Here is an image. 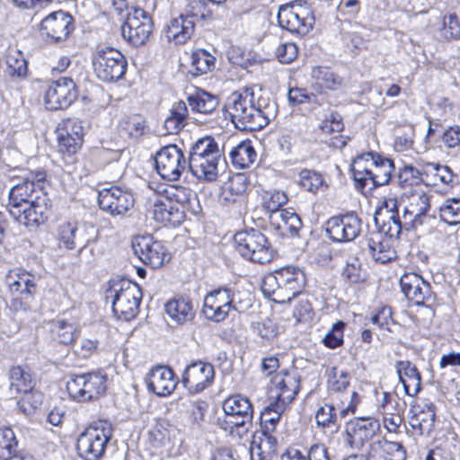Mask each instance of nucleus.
Returning <instances> with one entry per match:
<instances>
[{"label": "nucleus", "instance_id": "nucleus-1", "mask_svg": "<svg viewBox=\"0 0 460 460\" xmlns=\"http://www.w3.org/2000/svg\"><path fill=\"white\" fill-rule=\"evenodd\" d=\"M305 285L304 271L298 267L286 266L265 275L261 288L265 296L283 304L299 295Z\"/></svg>", "mask_w": 460, "mask_h": 460}, {"label": "nucleus", "instance_id": "nucleus-2", "mask_svg": "<svg viewBox=\"0 0 460 460\" xmlns=\"http://www.w3.org/2000/svg\"><path fill=\"white\" fill-rule=\"evenodd\" d=\"M356 188L369 190L386 185L394 171V162L376 153H366L358 155L351 167Z\"/></svg>", "mask_w": 460, "mask_h": 460}, {"label": "nucleus", "instance_id": "nucleus-3", "mask_svg": "<svg viewBox=\"0 0 460 460\" xmlns=\"http://www.w3.org/2000/svg\"><path fill=\"white\" fill-rule=\"evenodd\" d=\"M221 156L218 144L212 137L199 138L189 151V168L199 180L213 181L218 176Z\"/></svg>", "mask_w": 460, "mask_h": 460}, {"label": "nucleus", "instance_id": "nucleus-4", "mask_svg": "<svg viewBox=\"0 0 460 460\" xmlns=\"http://www.w3.org/2000/svg\"><path fill=\"white\" fill-rule=\"evenodd\" d=\"M141 298L139 286L128 279L113 280L106 291V299H111L113 313L125 321L137 314Z\"/></svg>", "mask_w": 460, "mask_h": 460}, {"label": "nucleus", "instance_id": "nucleus-5", "mask_svg": "<svg viewBox=\"0 0 460 460\" xmlns=\"http://www.w3.org/2000/svg\"><path fill=\"white\" fill-rule=\"evenodd\" d=\"M400 286L408 301L422 309L426 319L431 320L435 314L436 295L430 284L417 273L406 272L400 278Z\"/></svg>", "mask_w": 460, "mask_h": 460}, {"label": "nucleus", "instance_id": "nucleus-6", "mask_svg": "<svg viewBox=\"0 0 460 460\" xmlns=\"http://www.w3.org/2000/svg\"><path fill=\"white\" fill-rule=\"evenodd\" d=\"M92 64L95 75L106 83L122 78L128 66L125 56L117 49L110 47L98 49L93 55Z\"/></svg>", "mask_w": 460, "mask_h": 460}, {"label": "nucleus", "instance_id": "nucleus-7", "mask_svg": "<svg viewBox=\"0 0 460 460\" xmlns=\"http://www.w3.org/2000/svg\"><path fill=\"white\" fill-rule=\"evenodd\" d=\"M107 389V377L102 372L71 375L66 382L70 397L77 402H90L102 396Z\"/></svg>", "mask_w": 460, "mask_h": 460}, {"label": "nucleus", "instance_id": "nucleus-8", "mask_svg": "<svg viewBox=\"0 0 460 460\" xmlns=\"http://www.w3.org/2000/svg\"><path fill=\"white\" fill-rule=\"evenodd\" d=\"M111 437V428L105 421H97L90 425L79 436L77 449L82 457L86 460L101 458Z\"/></svg>", "mask_w": 460, "mask_h": 460}, {"label": "nucleus", "instance_id": "nucleus-9", "mask_svg": "<svg viewBox=\"0 0 460 460\" xmlns=\"http://www.w3.org/2000/svg\"><path fill=\"white\" fill-rule=\"evenodd\" d=\"M278 21L282 28L305 35L313 29L315 19L311 6L299 0L282 5L279 10Z\"/></svg>", "mask_w": 460, "mask_h": 460}, {"label": "nucleus", "instance_id": "nucleus-10", "mask_svg": "<svg viewBox=\"0 0 460 460\" xmlns=\"http://www.w3.org/2000/svg\"><path fill=\"white\" fill-rule=\"evenodd\" d=\"M234 243L237 252L251 261L264 264L272 258L266 236L258 230L250 229L235 234Z\"/></svg>", "mask_w": 460, "mask_h": 460}, {"label": "nucleus", "instance_id": "nucleus-11", "mask_svg": "<svg viewBox=\"0 0 460 460\" xmlns=\"http://www.w3.org/2000/svg\"><path fill=\"white\" fill-rule=\"evenodd\" d=\"M153 27V21L145 10L131 6L126 21L121 25V35L132 45L141 46L148 40Z\"/></svg>", "mask_w": 460, "mask_h": 460}, {"label": "nucleus", "instance_id": "nucleus-12", "mask_svg": "<svg viewBox=\"0 0 460 460\" xmlns=\"http://www.w3.org/2000/svg\"><path fill=\"white\" fill-rule=\"evenodd\" d=\"M158 174L164 180L178 181L182 172L189 167L183 151L176 145L162 147L155 157Z\"/></svg>", "mask_w": 460, "mask_h": 460}, {"label": "nucleus", "instance_id": "nucleus-13", "mask_svg": "<svg viewBox=\"0 0 460 460\" xmlns=\"http://www.w3.org/2000/svg\"><path fill=\"white\" fill-rule=\"evenodd\" d=\"M135 204L132 192L119 186L103 188L98 193L100 208L111 217L125 216Z\"/></svg>", "mask_w": 460, "mask_h": 460}, {"label": "nucleus", "instance_id": "nucleus-14", "mask_svg": "<svg viewBox=\"0 0 460 460\" xmlns=\"http://www.w3.org/2000/svg\"><path fill=\"white\" fill-rule=\"evenodd\" d=\"M132 249L139 260L156 269L171 260V254L162 242L155 241L151 235H138L132 241Z\"/></svg>", "mask_w": 460, "mask_h": 460}, {"label": "nucleus", "instance_id": "nucleus-15", "mask_svg": "<svg viewBox=\"0 0 460 460\" xmlns=\"http://www.w3.org/2000/svg\"><path fill=\"white\" fill-rule=\"evenodd\" d=\"M362 230V221L354 213L331 217L326 222V234L334 242H351Z\"/></svg>", "mask_w": 460, "mask_h": 460}, {"label": "nucleus", "instance_id": "nucleus-16", "mask_svg": "<svg viewBox=\"0 0 460 460\" xmlns=\"http://www.w3.org/2000/svg\"><path fill=\"white\" fill-rule=\"evenodd\" d=\"M76 86L70 77H60L53 82L46 91L44 104L49 111L67 108L77 97Z\"/></svg>", "mask_w": 460, "mask_h": 460}, {"label": "nucleus", "instance_id": "nucleus-17", "mask_svg": "<svg viewBox=\"0 0 460 460\" xmlns=\"http://www.w3.org/2000/svg\"><path fill=\"white\" fill-rule=\"evenodd\" d=\"M214 376V367L211 364L196 361L185 367L181 383L190 393L198 394L211 385Z\"/></svg>", "mask_w": 460, "mask_h": 460}, {"label": "nucleus", "instance_id": "nucleus-18", "mask_svg": "<svg viewBox=\"0 0 460 460\" xmlns=\"http://www.w3.org/2000/svg\"><path fill=\"white\" fill-rule=\"evenodd\" d=\"M233 297H230V288H218L208 293L203 301V314L212 322L224 321L232 310Z\"/></svg>", "mask_w": 460, "mask_h": 460}, {"label": "nucleus", "instance_id": "nucleus-19", "mask_svg": "<svg viewBox=\"0 0 460 460\" xmlns=\"http://www.w3.org/2000/svg\"><path fill=\"white\" fill-rule=\"evenodd\" d=\"M377 420L366 418L357 419L346 426V441L351 448L361 449L379 430Z\"/></svg>", "mask_w": 460, "mask_h": 460}, {"label": "nucleus", "instance_id": "nucleus-20", "mask_svg": "<svg viewBox=\"0 0 460 460\" xmlns=\"http://www.w3.org/2000/svg\"><path fill=\"white\" fill-rule=\"evenodd\" d=\"M73 18L64 11L49 14L41 21L40 31L49 40L55 42L65 40L73 30Z\"/></svg>", "mask_w": 460, "mask_h": 460}, {"label": "nucleus", "instance_id": "nucleus-21", "mask_svg": "<svg viewBox=\"0 0 460 460\" xmlns=\"http://www.w3.org/2000/svg\"><path fill=\"white\" fill-rule=\"evenodd\" d=\"M430 210V197L424 191H415L409 198L402 218L406 229L416 228L424 223Z\"/></svg>", "mask_w": 460, "mask_h": 460}, {"label": "nucleus", "instance_id": "nucleus-22", "mask_svg": "<svg viewBox=\"0 0 460 460\" xmlns=\"http://www.w3.org/2000/svg\"><path fill=\"white\" fill-rule=\"evenodd\" d=\"M300 380L296 372H280L271 379L270 393L274 401L290 403L297 394Z\"/></svg>", "mask_w": 460, "mask_h": 460}, {"label": "nucleus", "instance_id": "nucleus-23", "mask_svg": "<svg viewBox=\"0 0 460 460\" xmlns=\"http://www.w3.org/2000/svg\"><path fill=\"white\" fill-rule=\"evenodd\" d=\"M44 195L41 190L36 189L33 181L28 179L13 185L9 191V202L7 208L9 214L20 215L19 208L38 200Z\"/></svg>", "mask_w": 460, "mask_h": 460}, {"label": "nucleus", "instance_id": "nucleus-24", "mask_svg": "<svg viewBox=\"0 0 460 460\" xmlns=\"http://www.w3.org/2000/svg\"><path fill=\"white\" fill-rule=\"evenodd\" d=\"M149 201V212L155 221L164 225L171 224L172 226L181 223L182 211L179 207L171 204V201L168 200L164 194H154Z\"/></svg>", "mask_w": 460, "mask_h": 460}, {"label": "nucleus", "instance_id": "nucleus-25", "mask_svg": "<svg viewBox=\"0 0 460 460\" xmlns=\"http://www.w3.org/2000/svg\"><path fill=\"white\" fill-rule=\"evenodd\" d=\"M253 99L252 89L246 87L239 92H234L227 98L224 109L228 115H254L256 111L261 115H266L265 111L254 106Z\"/></svg>", "mask_w": 460, "mask_h": 460}, {"label": "nucleus", "instance_id": "nucleus-26", "mask_svg": "<svg viewBox=\"0 0 460 460\" xmlns=\"http://www.w3.org/2000/svg\"><path fill=\"white\" fill-rule=\"evenodd\" d=\"M48 199L46 195H41L40 199L31 201L24 207L19 208L20 215L10 214L17 222L26 226H39L48 218Z\"/></svg>", "mask_w": 460, "mask_h": 460}, {"label": "nucleus", "instance_id": "nucleus-27", "mask_svg": "<svg viewBox=\"0 0 460 460\" xmlns=\"http://www.w3.org/2000/svg\"><path fill=\"white\" fill-rule=\"evenodd\" d=\"M146 385L158 396L169 395L176 387L173 372L167 367H156L148 374Z\"/></svg>", "mask_w": 460, "mask_h": 460}, {"label": "nucleus", "instance_id": "nucleus-28", "mask_svg": "<svg viewBox=\"0 0 460 460\" xmlns=\"http://www.w3.org/2000/svg\"><path fill=\"white\" fill-rule=\"evenodd\" d=\"M406 451L399 442L378 439L369 445L367 460H405Z\"/></svg>", "mask_w": 460, "mask_h": 460}, {"label": "nucleus", "instance_id": "nucleus-29", "mask_svg": "<svg viewBox=\"0 0 460 460\" xmlns=\"http://www.w3.org/2000/svg\"><path fill=\"white\" fill-rule=\"evenodd\" d=\"M278 442L271 434L256 432L250 445L251 460H272L277 454Z\"/></svg>", "mask_w": 460, "mask_h": 460}, {"label": "nucleus", "instance_id": "nucleus-30", "mask_svg": "<svg viewBox=\"0 0 460 460\" xmlns=\"http://www.w3.org/2000/svg\"><path fill=\"white\" fill-rule=\"evenodd\" d=\"M164 195L171 204L179 207L182 211L198 212L199 204L196 194L189 188L180 185H172L164 190Z\"/></svg>", "mask_w": 460, "mask_h": 460}, {"label": "nucleus", "instance_id": "nucleus-31", "mask_svg": "<svg viewBox=\"0 0 460 460\" xmlns=\"http://www.w3.org/2000/svg\"><path fill=\"white\" fill-rule=\"evenodd\" d=\"M395 368L405 394L415 396L421 389V376L416 366L409 360H400Z\"/></svg>", "mask_w": 460, "mask_h": 460}, {"label": "nucleus", "instance_id": "nucleus-32", "mask_svg": "<svg viewBox=\"0 0 460 460\" xmlns=\"http://www.w3.org/2000/svg\"><path fill=\"white\" fill-rule=\"evenodd\" d=\"M165 313L172 323L180 325L191 322L195 316L191 300L182 296L169 300L165 304Z\"/></svg>", "mask_w": 460, "mask_h": 460}, {"label": "nucleus", "instance_id": "nucleus-33", "mask_svg": "<svg viewBox=\"0 0 460 460\" xmlns=\"http://www.w3.org/2000/svg\"><path fill=\"white\" fill-rule=\"evenodd\" d=\"M393 243V240L385 238L381 233L371 234L368 240V248L372 258L382 264L394 260L396 252Z\"/></svg>", "mask_w": 460, "mask_h": 460}, {"label": "nucleus", "instance_id": "nucleus-34", "mask_svg": "<svg viewBox=\"0 0 460 460\" xmlns=\"http://www.w3.org/2000/svg\"><path fill=\"white\" fill-rule=\"evenodd\" d=\"M195 29V21L187 19L186 16L180 15L171 20L166 27L165 35L169 41L175 44L186 43L193 35Z\"/></svg>", "mask_w": 460, "mask_h": 460}, {"label": "nucleus", "instance_id": "nucleus-35", "mask_svg": "<svg viewBox=\"0 0 460 460\" xmlns=\"http://www.w3.org/2000/svg\"><path fill=\"white\" fill-rule=\"evenodd\" d=\"M271 226L282 234L295 235L302 226L297 214L287 209H280L269 215Z\"/></svg>", "mask_w": 460, "mask_h": 460}, {"label": "nucleus", "instance_id": "nucleus-36", "mask_svg": "<svg viewBox=\"0 0 460 460\" xmlns=\"http://www.w3.org/2000/svg\"><path fill=\"white\" fill-rule=\"evenodd\" d=\"M253 414L237 415L234 417H224L218 419V424L222 429L232 436L240 438L246 436L252 428Z\"/></svg>", "mask_w": 460, "mask_h": 460}, {"label": "nucleus", "instance_id": "nucleus-37", "mask_svg": "<svg viewBox=\"0 0 460 460\" xmlns=\"http://www.w3.org/2000/svg\"><path fill=\"white\" fill-rule=\"evenodd\" d=\"M230 158L234 167L249 168L257 159V153L250 140H244L230 152Z\"/></svg>", "mask_w": 460, "mask_h": 460}, {"label": "nucleus", "instance_id": "nucleus-38", "mask_svg": "<svg viewBox=\"0 0 460 460\" xmlns=\"http://www.w3.org/2000/svg\"><path fill=\"white\" fill-rule=\"evenodd\" d=\"M287 404L279 401L270 402L261 413V425L262 433L271 434L281 419Z\"/></svg>", "mask_w": 460, "mask_h": 460}, {"label": "nucleus", "instance_id": "nucleus-39", "mask_svg": "<svg viewBox=\"0 0 460 460\" xmlns=\"http://www.w3.org/2000/svg\"><path fill=\"white\" fill-rule=\"evenodd\" d=\"M216 58L204 49H197L190 55L189 73L199 76L211 72L215 68Z\"/></svg>", "mask_w": 460, "mask_h": 460}, {"label": "nucleus", "instance_id": "nucleus-40", "mask_svg": "<svg viewBox=\"0 0 460 460\" xmlns=\"http://www.w3.org/2000/svg\"><path fill=\"white\" fill-rule=\"evenodd\" d=\"M9 379L10 392L12 394L24 393L26 395L34 386L31 375L19 366L13 367L10 369Z\"/></svg>", "mask_w": 460, "mask_h": 460}, {"label": "nucleus", "instance_id": "nucleus-41", "mask_svg": "<svg viewBox=\"0 0 460 460\" xmlns=\"http://www.w3.org/2000/svg\"><path fill=\"white\" fill-rule=\"evenodd\" d=\"M436 412L432 404H425L420 411H416L410 420L413 429L420 434H429L433 429Z\"/></svg>", "mask_w": 460, "mask_h": 460}, {"label": "nucleus", "instance_id": "nucleus-42", "mask_svg": "<svg viewBox=\"0 0 460 460\" xmlns=\"http://www.w3.org/2000/svg\"><path fill=\"white\" fill-rule=\"evenodd\" d=\"M225 416L234 417L237 415L253 414L252 402L247 397L235 394L226 399L222 405Z\"/></svg>", "mask_w": 460, "mask_h": 460}, {"label": "nucleus", "instance_id": "nucleus-43", "mask_svg": "<svg viewBox=\"0 0 460 460\" xmlns=\"http://www.w3.org/2000/svg\"><path fill=\"white\" fill-rule=\"evenodd\" d=\"M425 177L429 180V184L437 185L438 181L452 187L456 179V175L447 165L438 164H429L426 166Z\"/></svg>", "mask_w": 460, "mask_h": 460}, {"label": "nucleus", "instance_id": "nucleus-44", "mask_svg": "<svg viewBox=\"0 0 460 460\" xmlns=\"http://www.w3.org/2000/svg\"><path fill=\"white\" fill-rule=\"evenodd\" d=\"M188 103L191 111L197 113L208 114L214 111L218 102L213 95L202 92L188 98Z\"/></svg>", "mask_w": 460, "mask_h": 460}, {"label": "nucleus", "instance_id": "nucleus-45", "mask_svg": "<svg viewBox=\"0 0 460 460\" xmlns=\"http://www.w3.org/2000/svg\"><path fill=\"white\" fill-rule=\"evenodd\" d=\"M58 241L67 250L75 248L76 243L81 242V234L75 223L65 222L61 224L58 231Z\"/></svg>", "mask_w": 460, "mask_h": 460}, {"label": "nucleus", "instance_id": "nucleus-46", "mask_svg": "<svg viewBox=\"0 0 460 460\" xmlns=\"http://www.w3.org/2000/svg\"><path fill=\"white\" fill-rule=\"evenodd\" d=\"M17 440L14 432L10 428L0 429V460L16 458Z\"/></svg>", "mask_w": 460, "mask_h": 460}, {"label": "nucleus", "instance_id": "nucleus-47", "mask_svg": "<svg viewBox=\"0 0 460 460\" xmlns=\"http://www.w3.org/2000/svg\"><path fill=\"white\" fill-rule=\"evenodd\" d=\"M440 219L452 226L460 224V199H448L439 208Z\"/></svg>", "mask_w": 460, "mask_h": 460}, {"label": "nucleus", "instance_id": "nucleus-48", "mask_svg": "<svg viewBox=\"0 0 460 460\" xmlns=\"http://www.w3.org/2000/svg\"><path fill=\"white\" fill-rule=\"evenodd\" d=\"M313 77L323 90H335L341 84V79L326 67L314 68Z\"/></svg>", "mask_w": 460, "mask_h": 460}, {"label": "nucleus", "instance_id": "nucleus-49", "mask_svg": "<svg viewBox=\"0 0 460 460\" xmlns=\"http://www.w3.org/2000/svg\"><path fill=\"white\" fill-rule=\"evenodd\" d=\"M6 65L11 76L24 77L27 74V62L22 52L11 49L6 56Z\"/></svg>", "mask_w": 460, "mask_h": 460}, {"label": "nucleus", "instance_id": "nucleus-50", "mask_svg": "<svg viewBox=\"0 0 460 460\" xmlns=\"http://www.w3.org/2000/svg\"><path fill=\"white\" fill-rule=\"evenodd\" d=\"M398 182L402 187L417 185L420 182L429 184V180L425 177V172H420L412 165H404L398 173Z\"/></svg>", "mask_w": 460, "mask_h": 460}, {"label": "nucleus", "instance_id": "nucleus-51", "mask_svg": "<svg viewBox=\"0 0 460 460\" xmlns=\"http://www.w3.org/2000/svg\"><path fill=\"white\" fill-rule=\"evenodd\" d=\"M299 184L309 192L315 193L325 187L323 176L314 171L303 170L299 174Z\"/></svg>", "mask_w": 460, "mask_h": 460}, {"label": "nucleus", "instance_id": "nucleus-52", "mask_svg": "<svg viewBox=\"0 0 460 460\" xmlns=\"http://www.w3.org/2000/svg\"><path fill=\"white\" fill-rule=\"evenodd\" d=\"M287 202L288 197L283 191L267 190L262 194V206L268 211L269 215L280 210L281 207Z\"/></svg>", "mask_w": 460, "mask_h": 460}, {"label": "nucleus", "instance_id": "nucleus-53", "mask_svg": "<svg viewBox=\"0 0 460 460\" xmlns=\"http://www.w3.org/2000/svg\"><path fill=\"white\" fill-rule=\"evenodd\" d=\"M9 286L13 292H18L22 295L30 296L36 290L34 277L25 271L19 273L16 279L10 282Z\"/></svg>", "mask_w": 460, "mask_h": 460}, {"label": "nucleus", "instance_id": "nucleus-54", "mask_svg": "<svg viewBox=\"0 0 460 460\" xmlns=\"http://www.w3.org/2000/svg\"><path fill=\"white\" fill-rule=\"evenodd\" d=\"M54 338L62 344H70L75 337V328L65 320H58L52 327Z\"/></svg>", "mask_w": 460, "mask_h": 460}, {"label": "nucleus", "instance_id": "nucleus-55", "mask_svg": "<svg viewBox=\"0 0 460 460\" xmlns=\"http://www.w3.org/2000/svg\"><path fill=\"white\" fill-rule=\"evenodd\" d=\"M58 151L64 156H73L82 147L83 139L74 136L58 135Z\"/></svg>", "mask_w": 460, "mask_h": 460}, {"label": "nucleus", "instance_id": "nucleus-56", "mask_svg": "<svg viewBox=\"0 0 460 460\" xmlns=\"http://www.w3.org/2000/svg\"><path fill=\"white\" fill-rule=\"evenodd\" d=\"M342 276L352 283H358L365 279L366 272L358 258L353 257L347 261L342 270Z\"/></svg>", "mask_w": 460, "mask_h": 460}, {"label": "nucleus", "instance_id": "nucleus-57", "mask_svg": "<svg viewBox=\"0 0 460 460\" xmlns=\"http://www.w3.org/2000/svg\"><path fill=\"white\" fill-rule=\"evenodd\" d=\"M315 420L318 427L323 429L335 427L337 422L335 407L329 403L321 406L315 413Z\"/></svg>", "mask_w": 460, "mask_h": 460}, {"label": "nucleus", "instance_id": "nucleus-58", "mask_svg": "<svg viewBox=\"0 0 460 460\" xmlns=\"http://www.w3.org/2000/svg\"><path fill=\"white\" fill-rule=\"evenodd\" d=\"M404 226V219H401L400 216H386V221L384 222L380 228L381 234H385V238L397 239Z\"/></svg>", "mask_w": 460, "mask_h": 460}, {"label": "nucleus", "instance_id": "nucleus-59", "mask_svg": "<svg viewBox=\"0 0 460 460\" xmlns=\"http://www.w3.org/2000/svg\"><path fill=\"white\" fill-rule=\"evenodd\" d=\"M441 34L445 39L460 38V23L456 14L445 15L441 22Z\"/></svg>", "mask_w": 460, "mask_h": 460}, {"label": "nucleus", "instance_id": "nucleus-60", "mask_svg": "<svg viewBox=\"0 0 460 460\" xmlns=\"http://www.w3.org/2000/svg\"><path fill=\"white\" fill-rule=\"evenodd\" d=\"M328 384L332 392H341L349 386V376L345 371L332 367L329 370Z\"/></svg>", "mask_w": 460, "mask_h": 460}, {"label": "nucleus", "instance_id": "nucleus-61", "mask_svg": "<svg viewBox=\"0 0 460 460\" xmlns=\"http://www.w3.org/2000/svg\"><path fill=\"white\" fill-rule=\"evenodd\" d=\"M342 41L349 52L357 55L366 49L367 41L358 32H342Z\"/></svg>", "mask_w": 460, "mask_h": 460}, {"label": "nucleus", "instance_id": "nucleus-62", "mask_svg": "<svg viewBox=\"0 0 460 460\" xmlns=\"http://www.w3.org/2000/svg\"><path fill=\"white\" fill-rule=\"evenodd\" d=\"M208 13V10L205 2L202 0H189L181 15L186 16L187 19L194 20L196 22L199 20L204 19Z\"/></svg>", "mask_w": 460, "mask_h": 460}, {"label": "nucleus", "instance_id": "nucleus-63", "mask_svg": "<svg viewBox=\"0 0 460 460\" xmlns=\"http://www.w3.org/2000/svg\"><path fill=\"white\" fill-rule=\"evenodd\" d=\"M413 127L411 125L404 126L402 135H400L398 132L395 133V139L394 144V149L398 152H403L411 149L413 146Z\"/></svg>", "mask_w": 460, "mask_h": 460}, {"label": "nucleus", "instance_id": "nucleus-64", "mask_svg": "<svg viewBox=\"0 0 460 460\" xmlns=\"http://www.w3.org/2000/svg\"><path fill=\"white\" fill-rule=\"evenodd\" d=\"M344 326V323L341 321L332 325V330L323 338V343L326 347L335 349L342 344Z\"/></svg>", "mask_w": 460, "mask_h": 460}]
</instances>
